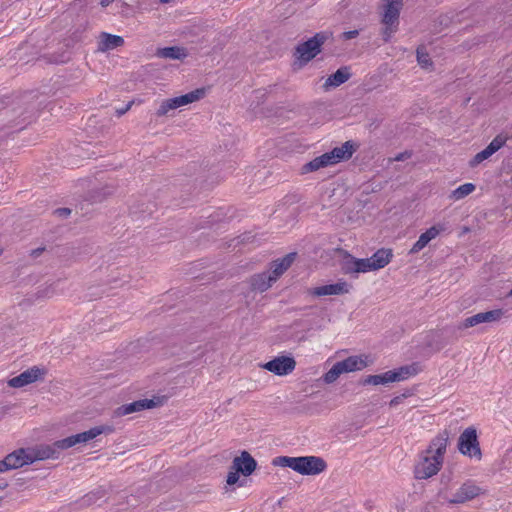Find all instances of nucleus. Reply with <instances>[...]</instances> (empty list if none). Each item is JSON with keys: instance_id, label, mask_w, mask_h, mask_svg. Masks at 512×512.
I'll return each instance as SVG.
<instances>
[{"instance_id": "16", "label": "nucleus", "mask_w": 512, "mask_h": 512, "mask_svg": "<svg viewBox=\"0 0 512 512\" xmlns=\"http://www.w3.org/2000/svg\"><path fill=\"white\" fill-rule=\"evenodd\" d=\"M29 458L30 454L28 448L17 449L5 457L10 470L32 464V462L28 460Z\"/></svg>"}, {"instance_id": "14", "label": "nucleus", "mask_w": 512, "mask_h": 512, "mask_svg": "<svg viewBox=\"0 0 512 512\" xmlns=\"http://www.w3.org/2000/svg\"><path fill=\"white\" fill-rule=\"evenodd\" d=\"M30 460L32 463L38 460L55 459L58 458L59 451L54 443L52 445H40L33 448H28Z\"/></svg>"}, {"instance_id": "26", "label": "nucleus", "mask_w": 512, "mask_h": 512, "mask_svg": "<svg viewBox=\"0 0 512 512\" xmlns=\"http://www.w3.org/2000/svg\"><path fill=\"white\" fill-rule=\"evenodd\" d=\"M395 382V378L392 375V371H387L382 374L368 375L362 380L363 385H387Z\"/></svg>"}, {"instance_id": "6", "label": "nucleus", "mask_w": 512, "mask_h": 512, "mask_svg": "<svg viewBox=\"0 0 512 512\" xmlns=\"http://www.w3.org/2000/svg\"><path fill=\"white\" fill-rule=\"evenodd\" d=\"M506 312L503 309H494L480 312L463 320L460 328L467 329L482 323L500 322L505 317Z\"/></svg>"}, {"instance_id": "8", "label": "nucleus", "mask_w": 512, "mask_h": 512, "mask_svg": "<svg viewBox=\"0 0 512 512\" xmlns=\"http://www.w3.org/2000/svg\"><path fill=\"white\" fill-rule=\"evenodd\" d=\"M296 366L294 358L289 356L276 357L263 365V368L278 376L291 373Z\"/></svg>"}, {"instance_id": "5", "label": "nucleus", "mask_w": 512, "mask_h": 512, "mask_svg": "<svg viewBox=\"0 0 512 512\" xmlns=\"http://www.w3.org/2000/svg\"><path fill=\"white\" fill-rule=\"evenodd\" d=\"M204 95L203 89H196L187 94L174 98L163 100L156 112L157 116L162 117L168 115L171 110L177 109L184 105L200 100Z\"/></svg>"}, {"instance_id": "28", "label": "nucleus", "mask_w": 512, "mask_h": 512, "mask_svg": "<svg viewBox=\"0 0 512 512\" xmlns=\"http://www.w3.org/2000/svg\"><path fill=\"white\" fill-rule=\"evenodd\" d=\"M84 443H86V442H85V440L83 438L82 433H78V434L69 436L67 438L55 441L54 445L58 449L65 450V449L71 448V447H73V446H75L77 444H84Z\"/></svg>"}, {"instance_id": "30", "label": "nucleus", "mask_w": 512, "mask_h": 512, "mask_svg": "<svg viewBox=\"0 0 512 512\" xmlns=\"http://www.w3.org/2000/svg\"><path fill=\"white\" fill-rule=\"evenodd\" d=\"M475 185L473 183H465L460 185L458 188L453 190L450 194V198L454 201L461 200L471 194L475 190Z\"/></svg>"}, {"instance_id": "38", "label": "nucleus", "mask_w": 512, "mask_h": 512, "mask_svg": "<svg viewBox=\"0 0 512 512\" xmlns=\"http://www.w3.org/2000/svg\"><path fill=\"white\" fill-rule=\"evenodd\" d=\"M239 473H241V472L231 469V471L227 475V480H226L227 484L228 485L236 484L239 480Z\"/></svg>"}, {"instance_id": "4", "label": "nucleus", "mask_w": 512, "mask_h": 512, "mask_svg": "<svg viewBox=\"0 0 512 512\" xmlns=\"http://www.w3.org/2000/svg\"><path fill=\"white\" fill-rule=\"evenodd\" d=\"M328 38L329 35L325 32L316 33L312 38L296 47L295 56L302 62H309L320 53L321 46Z\"/></svg>"}, {"instance_id": "17", "label": "nucleus", "mask_w": 512, "mask_h": 512, "mask_svg": "<svg viewBox=\"0 0 512 512\" xmlns=\"http://www.w3.org/2000/svg\"><path fill=\"white\" fill-rule=\"evenodd\" d=\"M124 45V39L121 36L102 32L99 36L98 51L107 52Z\"/></svg>"}, {"instance_id": "31", "label": "nucleus", "mask_w": 512, "mask_h": 512, "mask_svg": "<svg viewBox=\"0 0 512 512\" xmlns=\"http://www.w3.org/2000/svg\"><path fill=\"white\" fill-rule=\"evenodd\" d=\"M357 258L353 257L350 254H346L342 261V271L345 274L349 275H357V266H356Z\"/></svg>"}, {"instance_id": "53", "label": "nucleus", "mask_w": 512, "mask_h": 512, "mask_svg": "<svg viewBox=\"0 0 512 512\" xmlns=\"http://www.w3.org/2000/svg\"><path fill=\"white\" fill-rule=\"evenodd\" d=\"M509 295L512 296V290L509 292Z\"/></svg>"}, {"instance_id": "9", "label": "nucleus", "mask_w": 512, "mask_h": 512, "mask_svg": "<svg viewBox=\"0 0 512 512\" xmlns=\"http://www.w3.org/2000/svg\"><path fill=\"white\" fill-rule=\"evenodd\" d=\"M44 375V370L34 366L11 378L8 385L13 388H21L28 384L34 383Z\"/></svg>"}, {"instance_id": "41", "label": "nucleus", "mask_w": 512, "mask_h": 512, "mask_svg": "<svg viewBox=\"0 0 512 512\" xmlns=\"http://www.w3.org/2000/svg\"><path fill=\"white\" fill-rule=\"evenodd\" d=\"M358 35H359L358 30H351V31H346V32L342 33V38L345 40H350V39L356 38Z\"/></svg>"}, {"instance_id": "33", "label": "nucleus", "mask_w": 512, "mask_h": 512, "mask_svg": "<svg viewBox=\"0 0 512 512\" xmlns=\"http://www.w3.org/2000/svg\"><path fill=\"white\" fill-rule=\"evenodd\" d=\"M494 153L489 149V147L487 146L485 149H483L482 151L478 152L471 160H470V166L471 167H476L477 165H479L481 162H483L484 160H487L488 158H490Z\"/></svg>"}, {"instance_id": "36", "label": "nucleus", "mask_w": 512, "mask_h": 512, "mask_svg": "<svg viewBox=\"0 0 512 512\" xmlns=\"http://www.w3.org/2000/svg\"><path fill=\"white\" fill-rule=\"evenodd\" d=\"M508 137L502 134L497 135L488 145L489 149L496 153L507 142Z\"/></svg>"}, {"instance_id": "40", "label": "nucleus", "mask_w": 512, "mask_h": 512, "mask_svg": "<svg viewBox=\"0 0 512 512\" xmlns=\"http://www.w3.org/2000/svg\"><path fill=\"white\" fill-rule=\"evenodd\" d=\"M412 156V153L410 151H404V152H401L399 154H397L394 158H393V161H404L406 159H409L410 157Z\"/></svg>"}, {"instance_id": "23", "label": "nucleus", "mask_w": 512, "mask_h": 512, "mask_svg": "<svg viewBox=\"0 0 512 512\" xmlns=\"http://www.w3.org/2000/svg\"><path fill=\"white\" fill-rule=\"evenodd\" d=\"M391 371L395 378V382H400L417 375L422 371V367L418 362H414L412 364L401 366L400 368Z\"/></svg>"}, {"instance_id": "13", "label": "nucleus", "mask_w": 512, "mask_h": 512, "mask_svg": "<svg viewBox=\"0 0 512 512\" xmlns=\"http://www.w3.org/2000/svg\"><path fill=\"white\" fill-rule=\"evenodd\" d=\"M255 459L247 452L243 451L239 457H235L231 469L240 471L244 476L251 475L256 469Z\"/></svg>"}, {"instance_id": "7", "label": "nucleus", "mask_w": 512, "mask_h": 512, "mask_svg": "<svg viewBox=\"0 0 512 512\" xmlns=\"http://www.w3.org/2000/svg\"><path fill=\"white\" fill-rule=\"evenodd\" d=\"M482 493L483 489L481 487L476 485L473 481L468 480L461 485L448 502L450 504H462L475 499Z\"/></svg>"}, {"instance_id": "47", "label": "nucleus", "mask_w": 512, "mask_h": 512, "mask_svg": "<svg viewBox=\"0 0 512 512\" xmlns=\"http://www.w3.org/2000/svg\"><path fill=\"white\" fill-rule=\"evenodd\" d=\"M112 2H114V0H101L100 4H101L102 7H107Z\"/></svg>"}, {"instance_id": "46", "label": "nucleus", "mask_w": 512, "mask_h": 512, "mask_svg": "<svg viewBox=\"0 0 512 512\" xmlns=\"http://www.w3.org/2000/svg\"><path fill=\"white\" fill-rule=\"evenodd\" d=\"M400 400L401 398L400 397H394L391 401H390V406H396L397 404L400 403Z\"/></svg>"}, {"instance_id": "51", "label": "nucleus", "mask_w": 512, "mask_h": 512, "mask_svg": "<svg viewBox=\"0 0 512 512\" xmlns=\"http://www.w3.org/2000/svg\"><path fill=\"white\" fill-rule=\"evenodd\" d=\"M172 0H159V3L161 4H166V3H170Z\"/></svg>"}, {"instance_id": "21", "label": "nucleus", "mask_w": 512, "mask_h": 512, "mask_svg": "<svg viewBox=\"0 0 512 512\" xmlns=\"http://www.w3.org/2000/svg\"><path fill=\"white\" fill-rule=\"evenodd\" d=\"M158 58L182 60L188 56V52L185 48L179 46H171L158 48L155 52Z\"/></svg>"}, {"instance_id": "24", "label": "nucleus", "mask_w": 512, "mask_h": 512, "mask_svg": "<svg viewBox=\"0 0 512 512\" xmlns=\"http://www.w3.org/2000/svg\"><path fill=\"white\" fill-rule=\"evenodd\" d=\"M274 282L275 277H271L269 271L254 275L250 281L252 289L260 292L268 290Z\"/></svg>"}, {"instance_id": "15", "label": "nucleus", "mask_w": 512, "mask_h": 512, "mask_svg": "<svg viewBox=\"0 0 512 512\" xmlns=\"http://www.w3.org/2000/svg\"><path fill=\"white\" fill-rule=\"evenodd\" d=\"M402 0H385L382 22L384 25H397Z\"/></svg>"}, {"instance_id": "20", "label": "nucleus", "mask_w": 512, "mask_h": 512, "mask_svg": "<svg viewBox=\"0 0 512 512\" xmlns=\"http://www.w3.org/2000/svg\"><path fill=\"white\" fill-rule=\"evenodd\" d=\"M441 229H439L436 226H432L431 228L427 229L424 233H422L418 240L413 244L411 247L409 253L410 254H416L420 252L423 248L427 246V244L440 233Z\"/></svg>"}, {"instance_id": "11", "label": "nucleus", "mask_w": 512, "mask_h": 512, "mask_svg": "<svg viewBox=\"0 0 512 512\" xmlns=\"http://www.w3.org/2000/svg\"><path fill=\"white\" fill-rule=\"evenodd\" d=\"M356 145L353 141H346L339 147H335L330 152H327V155L332 163L335 165L341 161L349 160L354 152L356 151Z\"/></svg>"}, {"instance_id": "48", "label": "nucleus", "mask_w": 512, "mask_h": 512, "mask_svg": "<svg viewBox=\"0 0 512 512\" xmlns=\"http://www.w3.org/2000/svg\"><path fill=\"white\" fill-rule=\"evenodd\" d=\"M94 495H95L94 493L87 495L85 497V502L86 503H91L92 499L94 498Z\"/></svg>"}, {"instance_id": "35", "label": "nucleus", "mask_w": 512, "mask_h": 512, "mask_svg": "<svg viewBox=\"0 0 512 512\" xmlns=\"http://www.w3.org/2000/svg\"><path fill=\"white\" fill-rule=\"evenodd\" d=\"M417 61L422 68H429L432 65L431 58L422 48L417 49Z\"/></svg>"}, {"instance_id": "32", "label": "nucleus", "mask_w": 512, "mask_h": 512, "mask_svg": "<svg viewBox=\"0 0 512 512\" xmlns=\"http://www.w3.org/2000/svg\"><path fill=\"white\" fill-rule=\"evenodd\" d=\"M343 374V370L341 369V365L336 362L331 369L324 375V381L328 384L335 382L338 377Z\"/></svg>"}, {"instance_id": "22", "label": "nucleus", "mask_w": 512, "mask_h": 512, "mask_svg": "<svg viewBox=\"0 0 512 512\" xmlns=\"http://www.w3.org/2000/svg\"><path fill=\"white\" fill-rule=\"evenodd\" d=\"M343 373L362 370L368 366L367 357L363 356H350L342 361H339Z\"/></svg>"}, {"instance_id": "52", "label": "nucleus", "mask_w": 512, "mask_h": 512, "mask_svg": "<svg viewBox=\"0 0 512 512\" xmlns=\"http://www.w3.org/2000/svg\"><path fill=\"white\" fill-rule=\"evenodd\" d=\"M3 253V249L0 247V255Z\"/></svg>"}, {"instance_id": "54", "label": "nucleus", "mask_w": 512, "mask_h": 512, "mask_svg": "<svg viewBox=\"0 0 512 512\" xmlns=\"http://www.w3.org/2000/svg\"><path fill=\"white\" fill-rule=\"evenodd\" d=\"M2 500V497H0V501Z\"/></svg>"}, {"instance_id": "39", "label": "nucleus", "mask_w": 512, "mask_h": 512, "mask_svg": "<svg viewBox=\"0 0 512 512\" xmlns=\"http://www.w3.org/2000/svg\"><path fill=\"white\" fill-rule=\"evenodd\" d=\"M397 25H385V29L383 31V39L384 41H388L391 37L392 33H394Z\"/></svg>"}, {"instance_id": "27", "label": "nucleus", "mask_w": 512, "mask_h": 512, "mask_svg": "<svg viewBox=\"0 0 512 512\" xmlns=\"http://www.w3.org/2000/svg\"><path fill=\"white\" fill-rule=\"evenodd\" d=\"M328 166H332V163H331L327 153H324V154L314 158L310 162L306 163L303 166L302 170L304 173H308V172L317 171L321 168H325Z\"/></svg>"}, {"instance_id": "34", "label": "nucleus", "mask_w": 512, "mask_h": 512, "mask_svg": "<svg viewBox=\"0 0 512 512\" xmlns=\"http://www.w3.org/2000/svg\"><path fill=\"white\" fill-rule=\"evenodd\" d=\"M494 153L489 149V147L487 146L485 149H483L482 151L478 152L471 160H470V166L471 167H476L477 165H479L481 162H483L484 160H487L488 158H490Z\"/></svg>"}, {"instance_id": "29", "label": "nucleus", "mask_w": 512, "mask_h": 512, "mask_svg": "<svg viewBox=\"0 0 512 512\" xmlns=\"http://www.w3.org/2000/svg\"><path fill=\"white\" fill-rule=\"evenodd\" d=\"M111 432H113V428L111 426L101 425V426L93 427V428H91L87 431L81 432V433L83 435L85 442L87 443L103 433H111Z\"/></svg>"}, {"instance_id": "1", "label": "nucleus", "mask_w": 512, "mask_h": 512, "mask_svg": "<svg viewBox=\"0 0 512 512\" xmlns=\"http://www.w3.org/2000/svg\"><path fill=\"white\" fill-rule=\"evenodd\" d=\"M449 442V433L442 431L434 437L428 448L420 455V459L414 468L416 479L424 480L436 475L444 461V455Z\"/></svg>"}, {"instance_id": "12", "label": "nucleus", "mask_w": 512, "mask_h": 512, "mask_svg": "<svg viewBox=\"0 0 512 512\" xmlns=\"http://www.w3.org/2000/svg\"><path fill=\"white\" fill-rule=\"evenodd\" d=\"M156 406L152 399L137 400L132 403L124 404L114 411L115 417H122L145 409H150Z\"/></svg>"}, {"instance_id": "3", "label": "nucleus", "mask_w": 512, "mask_h": 512, "mask_svg": "<svg viewBox=\"0 0 512 512\" xmlns=\"http://www.w3.org/2000/svg\"><path fill=\"white\" fill-rule=\"evenodd\" d=\"M459 452L471 459L480 461L482 459V451L478 440L477 430L474 427L466 428L458 438Z\"/></svg>"}, {"instance_id": "49", "label": "nucleus", "mask_w": 512, "mask_h": 512, "mask_svg": "<svg viewBox=\"0 0 512 512\" xmlns=\"http://www.w3.org/2000/svg\"><path fill=\"white\" fill-rule=\"evenodd\" d=\"M8 486V483L5 480H0V490L5 489Z\"/></svg>"}, {"instance_id": "10", "label": "nucleus", "mask_w": 512, "mask_h": 512, "mask_svg": "<svg viewBox=\"0 0 512 512\" xmlns=\"http://www.w3.org/2000/svg\"><path fill=\"white\" fill-rule=\"evenodd\" d=\"M351 285L346 281H339L334 284L323 285L311 289L309 292L311 295L316 297L328 296V295H342L350 291Z\"/></svg>"}, {"instance_id": "50", "label": "nucleus", "mask_w": 512, "mask_h": 512, "mask_svg": "<svg viewBox=\"0 0 512 512\" xmlns=\"http://www.w3.org/2000/svg\"><path fill=\"white\" fill-rule=\"evenodd\" d=\"M255 94H256V97H259V95L261 97H263L265 95L261 90L255 91Z\"/></svg>"}, {"instance_id": "37", "label": "nucleus", "mask_w": 512, "mask_h": 512, "mask_svg": "<svg viewBox=\"0 0 512 512\" xmlns=\"http://www.w3.org/2000/svg\"><path fill=\"white\" fill-rule=\"evenodd\" d=\"M356 266H357V274L366 273L369 271H375L374 266H372V264H371L370 258H363V259L357 258Z\"/></svg>"}, {"instance_id": "45", "label": "nucleus", "mask_w": 512, "mask_h": 512, "mask_svg": "<svg viewBox=\"0 0 512 512\" xmlns=\"http://www.w3.org/2000/svg\"><path fill=\"white\" fill-rule=\"evenodd\" d=\"M44 251V248H37L31 251V256L33 258H37L41 255V253Z\"/></svg>"}, {"instance_id": "43", "label": "nucleus", "mask_w": 512, "mask_h": 512, "mask_svg": "<svg viewBox=\"0 0 512 512\" xmlns=\"http://www.w3.org/2000/svg\"><path fill=\"white\" fill-rule=\"evenodd\" d=\"M8 470H10V469H9L6 459L4 458V460H0V473L8 471Z\"/></svg>"}, {"instance_id": "19", "label": "nucleus", "mask_w": 512, "mask_h": 512, "mask_svg": "<svg viewBox=\"0 0 512 512\" xmlns=\"http://www.w3.org/2000/svg\"><path fill=\"white\" fill-rule=\"evenodd\" d=\"M295 253H289L281 259L272 262L269 272L275 281L291 266L295 259Z\"/></svg>"}, {"instance_id": "25", "label": "nucleus", "mask_w": 512, "mask_h": 512, "mask_svg": "<svg viewBox=\"0 0 512 512\" xmlns=\"http://www.w3.org/2000/svg\"><path fill=\"white\" fill-rule=\"evenodd\" d=\"M393 254L390 249H379L377 250L371 257L370 261L372 266H374V270H379L384 268L391 261Z\"/></svg>"}, {"instance_id": "44", "label": "nucleus", "mask_w": 512, "mask_h": 512, "mask_svg": "<svg viewBox=\"0 0 512 512\" xmlns=\"http://www.w3.org/2000/svg\"><path fill=\"white\" fill-rule=\"evenodd\" d=\"M130 108H131V103L127 104L125 107H123L121 109H117L116 113L118 116H121V115L125 114Z\"/></svg>"}, {"instance_id": "42", "label": "nucleus", "mask_w": 512, "mask_h": 512, "mask_svg": "<svg viewBox=\"0 0 512 512\" xmlns=\"http://www.w3.org/2000/svg\"><path fill=\"white\" fill-rule=\"evenodd\" d=\"M55 213L59 214L60 216H68L71 211L68 208H59L55 210Z\"/></svg>"}, {"instance_id": "2", "label": "nucleus", "mask_w": 512, "mask_h": 512, "mask_svg": "<svg viewBox=\"0 0 512 512\" xmlns=\"http://www.w3.org/2000/svg\"><path fill=\"white\" fill-rule=\"evenodd\" d=\"M275 463L289 467L302 475H317L322 473L327 464L321 457L302 456V457H278Z\"/></svg>"}, {"instance_id": "18", "label": "nucleus", "mask_w": 512, "mask_h": 512, "mask_svg": "<svg viewBox=\"0 0 512 512\" xmlns=\"http://www.w3.org/2000/svg\"><path fill=\"white\" fill-rule=\"evenodd\" d=\"M351 77L349 67H341L335 73L330 75L323 84V88L328 91L330 88H335L345 83Z\"/></svg>"}]
</instances>
